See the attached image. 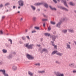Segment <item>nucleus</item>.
Returning a JSON list of instances; mask_svg holds the SVG:
<instances>
[{
  "label": "nucleus",
  "mask_w": 76,
  "mask_h": 76,
  "mask_svg": "<svg viewBox=\"0 0 76 76\" xmlns=\"http://www.w3.org/2000/svg\"><path fill=\"white\" fill-rule=\"evenodd\" d=\"M26 37L28 39H30V38H29V36H26Z\"/></svg>",
  "instance_id": "43"
},
{
  "label": "nucleus",
  "mask_w": 76,
  "mask_h": 76,
  "mask_svg": "<svg viewBox=\"0 0 76 76\" xmlns=\"http://www.w3.org/2000/svg\"><path fill=\"white\" fill-rule=\"evenodd\" d=\"M57 52H58V51H57V50L54 51L52 53L51 55L52 56H53V55H54V54H56V53H57Z\"/></svg>",
  "instance_id": "18"
},
{
  "label": "nucleus",
  "mask_w": 76,
  "mask_h": 76,
  "mask_svg": "<svg viewBox=\"0 0 76 76\" xmlns=\"http://www.w3.org/2000/svg\"><path fill=\"white\" fill-rule=\"evenodd\" d=\"M51 42H52V45L53 46L54 45V42L51 41Z\"/></svg>",
  "instance_id": "42"
},
{
  "label": "nucleus",
  "mask_w": 76,
  "mask_h": 76,
  "mask_svg": "<svg viewBox=\"0 0 76 76\" xmlns=\"http://www.w3.org/2000/svg\"><path fill=\"white\" fill-rule=\"evenodd\" d=\"M37 31H33L31 32V33H34V32H36Z\"/></svg>",
  "instance_id": "45"
},
{
  "label": "nucleus",
  "mask_w": 76,
  "mask_h": 76,
  "mask_svg": "<svg viewBox=\"0 0 76 76\" xmlns=\"http://www.w3.org/2000/svg\"><path fill=\"white\" fill-rule=\"evenodd\" d=\"M50 23L51 24H52V25H55V24H56V23H55V22H53V21H51Z\"/></svg>",
  "instance_id": "32"
},
{
  "label": "nucleus",
  "mask_w": 76,
  "mask_h": 76,
  "mask_svg": "<svg viewBox=\"0 0 76 76\" xmlns=\"http://www.w3.org/2000/svg\"><path fill=\"white\" fill-rule=\"evenodd\" d=\"M0 72L2 73L3 75L4 76H9V74L6 73V70L5 69L0 70Z\"/></svg>",
  "instance_id": "2"
},
{
  "label": "nucleus",
  "mask_w": 76,
  "mask_h": 76,
  "mask_svg": "<svg viewBox=\"0 0 76 76\" xmlns=\"http://www.w3.org/2000/svg\"><path fill=\"white\" fill-rule=\"evenodd\" d=\"M2 51L4 53H7V50H5V49H3L2 50Z\"/></svg>",
  "instance_id": "28"
},
{
  "label": "nucleus",
  "mask_w": 76,
  "mask_h": 76,
  "mask_svg": "<svg viewBox=\"0 0 76 76\" xmlns=\"http://www.w3.org/2000/svg\"><path fill=\"white\" fill-rule=\"evenodd\" d=\"M48 20L47 19H42V21L44 22V21H47Z\"/></svg>",
  "instance_id": "38"
},
{
  "label": "nucleus",
  "mask_w": 76,
  "mask_h": 76,
  "mask_svg": "<svg viewBox=\"0 0 76 76\" xmlns=\"http://www.w3.org/2000/svg\"><path fill=\"white\" fill-rule=\"evenodd\" d=\"M74 44H75V45H76V41H74Z\"/></svg>",
  "instance_id": "54"
},
{
  "label": "nucleus",
  "mask_w": 76,
  "mask_h": 76,
  "mask_svg": "<svg viewBox=\"0 0 76 76\" xmlns=\"http://www.w3.org/2000/svg\"><path fill=\"white\" fill-rule=\"evenodd\" d=\"M12 69L13 70H16L17 69V67L15 66H12Z\"/></svg>",
  "instance_id": "19"
},
{
  "label": "nucleus",
  "mask_w": 76,
  "mask_h": 76,
  "mask_svg": "<svg viewBox=\"0 0 76 76\" xmlns=\"http://www.w3.org/2000/svg\"><path fill=\"white\" fill-rule=\"evenodd\" d=\"M45 36H48V37H50L51 36V34L48 33H46L44 34Z\"/></svg>",
  "instance_id": "22"
},
{
  "label": "nucleus",
  "mask_w": 76,
  "mask_h": 76,
  "mask_svg": "<svg viewBox=\"0 0 76 76\" xmlns=\"http://www.w3.org/2000/svg\"><path fill=\"white\" fill-rule=\"evenodd\" d=\"M61 21H60L56 25V27H58L59 28H60V26L61 25Z\"/></svg>",
  "instance_id": "7"
},
{
  "label": "nucleus",
  "mask_w": 76,
  "mask_h": 76,
  "mask_svg": "<svg viewBox=\"0 0 76 76\" xmlns=\"http://www.w3.org/2000/svg\"><path fill=\"white\" fill-rule=\"evenodd\" d=\"M69 4H70V5H71V6H73L74 5V4H73V2H70L69 3Z\"/></svg>",
  "instance_id": "29"
},
{
  "label": "nucleus",
  "mask_w": 76,
  "mask_h": 76,
  "mask_svg": "<svg viewBox=\"0 0 76 76\" xmlns=\"http://www.w3.org/2000/svg\"><path fill=\"white\" fill-rule=\"evenodd\" d=\"M51 27H50V26H49V27H48V30L49 31H51Z\"/></svg>",
  "instance_id": "34"
},
{
  "label": "nucleus",
  "mask_w": 76,
  "mask_h": 76,
  "mask_svg": "<svg viewBox=\"0 0 76 76\" xmlns=\"http://www.w3.org/2000/svg\"><path fill=\"white\" fill-rule=\"evenodd\" d=\"M54 74H55L57 76H59V75H60V72L57 71V72H54Z\"/></svg>",
  "instance_id": "12"
},
{
  "label": "nucleus",
  "mask_w": 76,
  "mask_h": 76,
  "mask_svg": "<svg viewBox=\"0 0 76 76\" xmlns=\"http://www.w3.org/2000/svg\"><path fill=\"white\" fill-rule=\"evenodd\" d=\"M22 38L23 41H25L26 40V37H22Z\"/></svg>",
  "instance_id": "27"
},
{
  "label": "nucleus",
  "mask_w": 76,
  "mask_h": 76,
  "mask_svg": "<svg viewBox=\"0 0 76 76\" xmlns=\"http://www.w3.org/2000/svg\"><path fill=\"white\" fill-rule=\"evenodd\" d=\"M59 8L61 9H62V10H63L66 11V12H68V11H69V10H68V9L65 8V7H64L61 6Z\"/></svg>",
  "instance_id": "6"
},
{
  "label": "nucleus",
  "mask_w": 76,
  "mask_h": 76,
  "mask_svg": "<svg viewBox=\"0 0 76 76\" xmlns=\"http://www.w3.org/2000/svg\"><path fill=\"white\" fill-rule=\"evenodd\" d=\"M4 18H5V16H3V17H2V19H4Z\"/></svg>",
  "instance_id": "56"
},
{
  "label": "nucleus",
  "mask_w": 76,
  "mask_h": 76,
  "mask_svg": "<svg viewBox=\"0 0 76 76\" xmlns=\"http://www.w3.org/2000/svg\"><path fill=\"white\" fill-rule=\"evenodd\" d=\"M18 4L20 6H23L24 2L22 0H20L18 2Z\"/></svg>",
  "instance_id": "4"
},
{
  "label": "nucleus",
  "mask_w": 76,
  "mask_h": 76,
  "mask_svg": "<svg viewBox=\"0 0 76 76\" xmlns=\"http://www.w3.org/2000/svg\"><path fill=\"white\" fill-rule=\"evenodd\" d=\"M35 66H40V64L39 63H38L37 64H35Z\"/></svg>",
  "instance_id": "31"
},
{
  "label": "nucleus",
  "mask_w": 76,
  "mask_h": 76,
  "mask_svg": "<svg viewBox=\"0 0 76 76\" xmlns=\"http://www.w3.org/2000/svg\"><path fill=\"white\" fill-rule=\"evenodd\" d=\"M20 8V6L18 7V9H19Z\"/></svg>",
  "instance_id": "62"
},
{
  "label": "nucleus",
  "mask_w": 76,
  "mask_h": 76,
  "mask_svg": "<svg viewBox=\"0 0 76 76\" xmlns=\"http://www.w3.org/2000/svg\"><path fill=\"white\" fill-rule=\"evenodd\" d=\"M45 52V53H48V50L47 49H45V48H44L43 49L42 51L41 52V53H42L43 52Z\"/></svg>",
  "instance_id": "14"
},
{
  "label": "nucleus",
  "mask_w": 76,
  "mask_h": 76,
  "mask_svg": "<svg viewBox=\"0 0 76 76\" xmlns=\"http://www.w3.org/2000/svg\"><path fill=\"white\" fill-rule=\"evenodd\" d=\"M51 37L52 39V40L54 41L57 38V36H54V35H53L51 36Z\"/></svg>",
  "instance_id": "11"
},
{
  "label": "nucleus",
  "mask_w": 76,
  "mask_h": 76,
  "mask_svg": "<svg viewBox=\"0 0 76 76\" xmlns=\"http://www.w3.org/2000/svg\"><path fill=\"white\" fill-rule=\"evenodd\" d=\"M19 42L20 44H22V42L21 41H20Z\"/></svg>",
  "instance_id": "61"
},
{
  "label": "nucleus",
  "mask_w": 76,
  "mask_h": 76,
  "mask_svg": "<svg viewBox=\"0 0 76 76\" xmlns=\"http://www.w3.org/2000/svg\"><path fill=\"white\" fill-rule=\"evenodd\" d=\"M3 7V4H1L0 5V8H2V7Z\"/></svg>",
  "instance_id": "41"
},
{
  "label": "nucleus",
  "mask_w": 76,
  "mask_h": 76,
  "mask_svg": "<svg viewBox=\"0 0 76 76\" xmlns=\"http://www.w3.org/2000/svg\"><path fill=\"white\" fill-rule=\"evenodd\" d=\"M72 72L74 73H76V70H73Z\"/></svg>",
  "instance_id": "46"
},
{
  "label": "nucleus",
  "mask_w": 76,
  "mask_h": 76,
  "mask_svg": "<svg viewBox=\"0 0 76 76\" xmlns=\"http://www.w3.org/2000/svg\"><path fill=\"white\" fill-rule=\"evenodd\" d=\"M67 30H64L62 31V32L65 34V33H67Z\"/></svg>",
  "instance_id": "23"
},
{
  "label": "nucleus",
  "mask_w": 76,
  "mask_h": 76,
  "mask_svg": "<svg viewBox=\"0 0 76 76\" xmlns=\"http://www.w3.org/2000/svg\"><path fill=\"white\" fill-rule=\"evenodd\" d=\"M37 45V47H41V45Z\"/></svg>",
  "instance_id": "48"
},
{
  "label": "nucleus",
  "mask_w": 76,
  "mask_h": 76,
  "mask_svg": "<svg viewBox=\"0 0 76 76\" xmlns=\"http://www.w3.org/2000/svg\"><path fill=\"white\" fill-rule=\"evenodd\" d=\"M67 20V18L66 17H64L62 18L60 21H61V22H64V20Z\"/></svg>",
  "instance_id": "8"
},
{
  "label": "nucleus",
  "mask_w": 76,
  "mask_h": 76,
  "mask_svg": "<svg viewBox=\"0 0 76 76\" xmlns=\"http://www.w3.org/2000/svg\"><path fill=\"white\" fill-rule=\"evenodd\" d=\"M63 54L62 53L58 52L56 53V55H58V56H60V57L61 56H62Z\"/></svg>",
  "instance_id": "16"
},
{
  "label": "nucleus",
  "mask_w": 76,
  "mask_h": 76,
  "mask_svg": "<svg viewBox=\"0 0 76 76\" xmlns=\"http://www.w3.org/2000/svg\"><path fill=\"white\" fill-rule=\"evenodd\" d=\"M8 5H10V3L7 2L4 4L5 6H8Z\"/></svg>",
  "instance_id": "25"
},
{
  "label": "nucleus",
  "mask_w": 76,
  "mask_h": 76,
  "mask_svg": "<svg viewBox=\"0 0 76 76\" xmlns=\"http://www.w3.org/2000/svg\"><path fill=\"white\" fill-rule=\"evenodd\" d=\"M2 64L1 63V62H0V65H1Z\"/></svg>",
  "instance_id": "63"
},
{
  "label": "nucleus",
  "mask_w": 76,
  "mask_h": 76,
  "mask_svg": "<svg viewBox=\"0 0 76 76\" xmlns=\"http://www.w3.org/2000/svg\"><path fill=\"white\" fill-rule=\"evenodd\" d=\"M53 46H54L55 49H57V45H55Z\"/></svg>",
  "instance_id": "36"
},
{
  "label": "nucleus",
  "mask_w": 76,
  "mask_h": 76,
  "mask_svg": "<svg viewBox=\"0 0 76 76\" xmlns=\"http://www.w3.org/2000/svg\"><path fill=\"white\" fill-rule=\"evenodd\" d=\"M74 12H75V13H76V10H75V11H74Z\"/></svg>",
  "instance_id": "64"
},
{
  "label": "nucleus",
  "mask_w": 76,
  "mask_h": 76,
  "mask_svg": "<svg viewBox=\"0 0 76 76\" xmlns=\"http://www.w3.org/2000/svg\"><path fill=\"white\" fill-rule=\"evenodd\" d=\"M27 57L29 60H33L34 59V57L32 56V55H30L29 54H27Z\"/></svg>",
  "instance_id": "3"
},
{
  "label": "nucleus",
  "mask_w": 76,
  "mask_h": 76,
  "mask_svg": "<svg viewBox=\"0 0 76 76\" xmlns=\"http://www.w3.org/2000/svg\"><path fill=\"white\" fill-rule=\"evenodd\" d=\"M49 7H50V9H51L52 10V9H53V7H51V6H49Z\"/></svg>",
  "instance_id": "49"
},
{
  "label": "nucleus",
  "mask_w": 76,
  "mask_h": 76,
  "mask_svg": "<svg viewBox=\"0 0 76 76\" xmlns=\"http://www.w3.org/2000/svg\"><path fill=\"white\" fill-rule=\"evenodd\" d=\"M11 54H16V53L15 52H13Z\"/></svg>",
  "instance_id": "52"
},
{
  "label": "nucleus",
  "mask_w": 76,
  "mask_h": 76,
  "mask_svg": "<svg viewBox=\"0 0 76 76\" xmlns=\"http://www.w3.org/2000/svg\"><path fill=\"white\" fill-rule=\"evenodd\" d=\"M36 19H37V18H36V17H34L33 18V20L34 21H35Z\"/></svg>",
  "instance_id": "33"
},
{
  "label": "nucleus",
  "mask_w": 76,
  "mask_h": 76,
  "mask_svg": "<svg viewBox=\"0 0 76 76\" xmlns=\"http://www.w3.org/2000/svg\"><path fill=\"white\" fill-rule=\"evenodd\" d=\"M59 76H64V74L63 73L61 74V73H60V74L59 75Z\"/></svg>",
  "instance_id": "37"
},
{
  "label": "nucleus",
  "mask_w": 76,
  "mask_h": 76,
  "mask_svg": "<svg viewBox=\"0 0 76 76\" xmlns=\"http://www.w3.org/2000/svg\"><path fill=\"white\" fill-rule=\"evenodd\" d=\"M69 67H74L75 66V64H74V63H71L69 64Z\"/></svg>",
  "instance_id": "15"
},
{
  "label": "nucleus",
  "mask_w": 76,
  "mask_h": 76,
  "mask_svg": "<svg viewBox=\"0 0 76 76\" xmlns=\"http://www.w3.org/2000/svg\"><path fill=\"white\" fill-rule=\"evenodd\" d=\"M53 1L54 3H57V2L56 0H53Z\"/></svg>",
  "instance_id": "44"
},
{
  "label": "nucleus",
  "mask_w": 76,
  "mask_h": 76,
  "mask_svg": "<svg viewBox=\"0 0 76 76\" xmlns=\"http://www.w3.org/2000/svg\"><path fill=\"white\" fill-rule=\"evenodd\" d=\"M43 26L44 27H45V24L44 23L43 25Z\"/></svg>",
  "instance_id": "51"
},
{
  "label": "nucleus",
  "mask_w": 76,
  "mask_h": 76,
  "mask_svg": "<svg viewBox=\"0 0 76 76\" xmlns=\"http://www.w3.org/2000/svg\"><path fill=\"white\" fill-rule=\"evenodd\" d=\"M61 1L62 3H64V4L65 6H66L67 7H68V5H67L66 3V0H61Z\"/></svg>",
  "instance_id": "9"
},
{
  "label": "nucleus",
  "mask_w": 76,
  "mask_h": 76,
  "mask_svg": "<svg viewBox=\"0 0 76 76\" xmlns=\"http://www.w3.org/2000/svg\"><path fill=\"white\" fill-rule=\"evenodd\" d=\"M42 4H44V3L42 2L36 3L34 5L35 6H41V5H42Z\"/></svg>",
  "instance_id": "13"
},
{
  "label": "nucleus",
  "mask_w": 76,
  "mask_h": 76,
  "mask_svg": "<svg viewBox=\"0 0 76 76\" xmlns=\"http://www.w3.org/2000/svg\"><path fill=\"white\" fill-rule=\"evenodd\" d=\"M44 6L46 8H48V4L46 3H44Z\"/></svg>",
  "instance_id": "21"
},
{
  "label": "nucleus",
  "mask_w": 76,
  "mask_h": 76,
  "mask_svg": "<svg viewBox=\"0 0 76 76\" xmlns=\"http://www.w3.org/2000/svg\"><path fill=\"white\" fill-rule=\"evenodd\" d=\"M39 73H45V71H39Z\"/></svg>",
  "instance_id": "24"
},
{
  "label": "nucleus",
  "mask_w": 76,
  "mask_h": 76,
  "mask_svg": "<svg viewBox=\"0 0 76 76\" xmlns=\"http://www.w3.org/2000/svg\"><path fill=\"white\" fill-rule=\"evenodd\" d=\"M34 28H35V29H36L37 30H39V27H37V26L35 27H34Z\"/></svg>",
  "instance_id": "35"
},
{
  "label": "nucleus",
  "mask_w": 76,
  "mask_h": 76,
  "mask_svg": "<svg viewBox=\"0 0 76 76\" xmlns=\"http://www.w3.org/2000/svg\"><path fill=\"white\" fill-rule=\"evenodd\" d=\"M23 20V19H22V18H21L20 19V21H22Z\"/></svg>",
  "instance_id": "59"
},
{
  "label": "nucleus",
  "mask_w": 76,
  "mask_h": 76,
  "mask_svg": "<svg viewBox=\"0 0 76 76\" xmlns=\"http://www.w3.org/2000/svg\"><path fill=\"white\" fill-rule=\"evenodd\" d=\"M16 8V6H14L13 7V9H15Z\"/></svg>",
  "instance_id": "47"
},
{
  "label": "nucleus",
  "mask_w": 76,
  "mask_h": 76,
  "mask_svg": "<svg viewBox=\"0 0 76 76\" xmlns=\"http://www.w3.org/2000/svg\"><path fill=\"white\" fill-rule=\"evenodd\" d=\"M40 9H37V10H38V11L39 12V11H40Z\"/></svg>",
  "instance_id": "57"
},
{
  "label": "nucleus",
  "mask_w": 76,
  "mask_h": 76,
  "mask_svg": "<svg viewBox=\"0 0 76 76\" xmlns=\"http://www.w3.org/2000/svg\"><path fill=\"white\" fill-rule=\"evenodd\" d=\"M71 44V42H69L68 43H66V49H69V50H71V47L70 45L69 44Z\"/></svg>",
  "instance_id": "5"
},
{
  "label": "nucleus",
  "mask_w": 76,
  "mask_h": 76,
  "mask_svg": "<svg viewBox=\"0 0 76 76\" xmlns=\"http://www.w3.org/2000/svg\"><path fill=\"white\" fill-rule=\"evenodd\" d=\"M26 32H28V29L26 30Z\"/></svg>",
  "instance_id": "60"
},
{
  "label": "nucleus",
  "mask_w": 76,
  "mask_h": 76,
  "mask_svg": "<svg viewBox=\"0 0 76 76\" xmlns=\"http://www.w3.org/2000/svg\"><path fill=\"white\" fill-rule=\"evenodd\" d=\"M43 15L44 16V17H46V15H45V14H43Z\"/></svg>",
  "instance_id": "58"
},
{
  "label": "nucleus",
  "mask_w": 76,
  "mask_h": 76,
  "mask_svg": "<svg viewBox=\"0 0 76 76\" xmlns=\"http://www.w3.org/2000/svg\"><path fill=\"white\" fill-rule=\"evenodd\" d=\"M0 34H1V35L3 34V32L1 30L0 31Z\"/></svg>",
  "instance_id": "39"
},
{
  "label": "nucleus",
  "mask_w": 76,
  "mask_h": 76,
  "mask_svg": "<svg viewBox=\"0 0 76 76\" xmlns=\"http://www.w3.org/2000/svg\"><path fill=\"white\" fill-rule=\"evenodd\" d=\"M49 7H50V9H51L52 10V9H53V7H51V6H49Z\"/></svg>",
  "instance_id": "50"
},
{
  "label": "nucleus",
  "mask_w": 76,
  "mask_h": 76,
  "mask_svg": "<svg viewBox=\"0 0 76 76\" xmlns=\"http://www.w3.org/2000/svg\"><path fill=\"white\" fill-rule=\"evenodd\" d=\"M53 34H54V35H55V34H56V31H55L53 33Z\"/></svg>",
  "instance_id": "55"
},
{
  "label": "nucleus",
  "mask_w": 76,
  "mask_h": 76,
  "mask_svg": "<svg viewBox=\"0 0 76 76\" xmlns=\"http://www.w3.org/2000/svg\"><path fill=\"white\" fill-rule=\"evenodd\" d=\"M13 57V55H12V53H10L8 56H7V58L10 60Z\"/></svg>",
  "instance_id": "10"
},
{
  "label": "nucleus",
  "mask_w": 76,
  "mask_h": 76,
  "mask_svg": "<svg viewBox=\"0 0 76 76\" xmlns=\"http://www.w3.org/2000/svg\"><path fill=\"white\" fill-rule=\"evenodd\" d=\"M31 8L33 10H34V11L35 10V9H36V8H35V7L33 5H31Z\"/></svg>",
  "instance_id": "17"
},
{
  "label": "nucleus",
  "mask_w": 76,
  "mask_h": 76,
  "mask_svg": "<svg viewBox=\"0 0 76 76\" xmlns=\"http://www.w3.org/2000/svg\"><path fill=\"white\" fill-rule=\"evenodd\" d=\"M25 45L26 47L28 48V49H32L33 47H34V45L32 44L29 45V43H26Z\"/></svg>",
  "instance_id": "1"
},
{
  "label": "nucleus",
  "mask_w": 76,
  "mask_h": 76,
  "mask_svg": "<svg viewBox=\"0 0 76 76\" xmlns=\"http://www.w3.org/2000/svg\"><path fill=\"white\" fill-rule=\"evenodd\" d=\"M55 63L58 64H60V62L58 61H55Z\"/></svg>",
  "instance_id": "30"
},
{
  "label": "nucleus",
  "mask_w": 76,
  "mask_h": 76,
  "mask_svg": "<svg viewBox=\"0 0 76 76\" xmlns=\"http://www.w3.org/2000/svg\"><path fill=\"white\" fill-rule=\"evenodd\" d=\"M57 10V9L55 8H53V9H52V10Z\"/></svg>",
  "instance_id": "40"
},
{
  "label": "nucleus",
  "mask_w": 76,
  "mask_h": 76,
  "mask_svg": "<svg viewBox=\"0 0 76 76\" xmlns=\"http://www.w3.org/2000/svg\"><path fill=\"white\" fill-rule=\"evenodd\" d=\"M8 41L10 42L11 44H12V40L11 39H8Z\"/></svg>",
  "instance_id": "26"
},
{
  "label": "nucleus",
  "mask_w": 76,
  "mask_h": 76,
  "mask_svg": "<svg viewBox=\"0 0 76 76\" xmlns=\"http://www.w3.org/2000/svg\"><path fill=\"white\" fill-rule=\"evenodd\" d=\"M41 41H43V39L41 38L40 39Z\"/></svg>",
  "instance_id": "53"
},
{
  "label": "nucleus",
  "mask_w": 76,
  "mask_h": 76,
  "mask_svg": "<svg viewBox=\"0 0 76 76\" xmlns=\"http://www.w3.org/2000/svg\"><path fill=\"white\" fill-rule=\"evenodd\" d=\"M69 32H71V33H74L75 32V31L74 30L72 29H69Z\"/></svg>",
  "instance_id": "20"
}]
</instances>
